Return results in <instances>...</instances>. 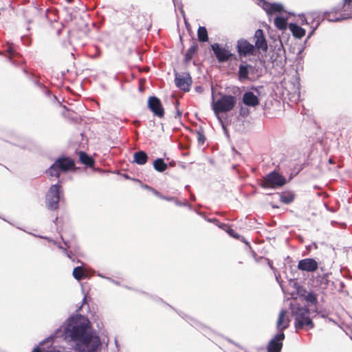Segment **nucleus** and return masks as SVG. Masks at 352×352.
<instances>
[{
    "label": "nucleus",
    "mask_w": 352,
    "mask_h": 352,
    "mask_svg": "<svg viewBox=\"0 0 352 352\" xmlns=\"http://www.w3.org/2000/svg\"><path fill=\"white\" fill-rule=\"evenodd\" d=\"M51 342V348L37 346L32 352H99L101 343L93 332L91 323L84 316L77 314L67 319L53 335L41 343Z\"/></svg>",
    "instance_id": "obj_1"
},
{
    "label": "nucleus",
    "mask_w": 352,
    "mask_h": 352,
    "mask_svg": "<svg viewBox=\"0 0 352 352\" xmlns=\"http://www.w3.org/2000/svg\"><path fill=\"white\" fill-rule=\"evenodd\" d=\"M324 18L331 22L352 18V0H344L342 6H337L329 12H325Z\"/></svg>",
    "instance_id": "obj_2"
},
{
    "label": "nucleus",
    "mask_w": 352,
    "mask_h": 352,
    "mask_svg": "<svg viewBox=\"0 0 352 352\" xmlns=\"http://www.w3.org/2000/svg\"><path fill=\"white\" fill-rule=\"evenodd\" d=\"M212 109L221 124H223V121L219 116V113L228 112L231 111L236 103V97L231 95H223L221 97V98L218 99L217 101H214V93L213 89L212 88Z\"/></svg>",
    "instance_id": "obj_3"
},
{
    "label": "nucleus",
    "mask_w": 352,
    "mask_h": 352,
    "mask_svg": "<svg viewBox=\"0 0 352 352\" xmlns=\"http://www.w3.org/2000/svg\"><path fill=\"white\" fill-rule=\"evenodd\" d=\"M292 314L295 318V327L296 329L306 327L311 329L314 327V324L309 318V311L308 309L292 304Z\"/></svg>",
    "instance_id": "obj_4"
},
{
    "label": "nucleus",
    "mask_w": 352,
    "mask_h": 352,
    "mask_svg": "<svg viewBox=\"0 0 352 352\" xmlns=\"http://www.w3.org/2000/svg\"><path fill=\"white\" fill-rule=\"evenodd\" d=\"M75 166L74 160L69 157H62L58 158L47 170V173L51 177H60V171L67 172Z\"/></svg>",
    "instance_id": "obj_5"
},
{
    "label": "nucleus",
    "mask_w": 352,
    "mask_h": 352,
    "mask_svg": "<svg viewBox=\"0 0 352 352\" xmlns=\"http://www.w3.org/2000/svg\"><path fill=\"white\" fill-rule=\"evenodd\" d=\"M286 178L276 171H272L265 175L261 183L263 188H278L286 184Z\"/></svg>",
    "instance_id": "obj_6"
},
{
    "label": "nucleus",
    "mask_w": 352,
    "mask_h": 352,
    "mask_svg": "<svg viewBox=\"0 0 352 352\" xmlns=\"http://www.w3.org/2000/svg\"><path fill=\"white\" fill-rule=\"evenodd\" d=\"M61 186L58 184L51 186L46 195L45 204L47 209L56 210L60 199Z\"/></svg>",
    "instance_id": "obj_7"
},
{
    "label": "nucleus",
    "mask_w": 352,
    "mask_h": 352,
    "mask_svg": "<svg viewBox=\"0 0 352 352\" xmlns=\"http://www.w3.org/2000/svg\"><path fill=\"white\" fill-rule=\"evenodd\" d=\"M175 85L184 91H188L192 84V78L189 73L184 72L182 74L175 73Z\"/></svg>",
    "instance_id": "obj_8"
},
{
    "label": "nucleus",
    "mask_w": 352,
    "mask_h": 352,
    "mask_svg": "<svg viewBox=\"0 0 352 352\" xmlns=\"http://www.w3.org/2000/svg\"><path fill=\"white\" fill-rule=\"evenodd\" d=\"M211 48L219 63L228 61L232 56L228 50L221 47L218 43L212 45Z\"/></svg>",
    "instance_id": "obj_9"
},
{
    "label": "nucleus",
    "mask_w": 352,
    "mask_h": 352,
    "mask_svg": "<svg viewBox=\"0 0 352 352\" xmlns=\"http://www.w3.org/2000/svg\"><path fill=\"white\" fill-rule=\"evenodd\" d=\"M148 107L155 116L159 118H162L164 116V108L162 105L160 100L158 98L155 96L150 97L148 100Z\"/></svg>",
    "instance_id": "obj_10"
},
{
    "label": "nucleus",
    "mask_w": 352,
    "mask_h": 352,
    "mask_svg": "<svg viewBox=\"0 0 352 352\" xmlns=\"http://www.w3.org/2000/svg\"><path fill=\"white\" fill-rule=\"evenodd\" d=\"M237 51L240 56H246L254 54L255 47L245 39L237 41Z\"/></svg>",
    "instance_id": "obj_11"
},
{
    "label": "nucleus",
    "mask_w": 352,
    "mask_h": 352,
    "mask_svg": "<svg viewBox=\"0 0 352 352\" xmlns=\"http://www.w3.org/2000/svg\"><path fill=\"white\" fill-rule=\"evenodd\" d=\"M285 338L283 332H278L269 342L267 346L268 352H280L283 346L282 341Z\"/></svg>",
    "instance_id": "obj_12"
},
{
    "label": "nucleus",
    "mask_w": 352,
    "mask_h": 352,
    "mask_svg": "<svg viewBox=\"0 0 352 352\" xmlns=\"http://www.w3.org/2000/svg\"><path fill=\"white\" fill-rule=\"evenodd\" d=\"M258 5H260L268 14L280 12L283 10V6L281 3H270L265 1L259 0Z\"/></svg>",
    "instance_id": "obj_13"
},
{
    "label": "nucleus",
    "mask_w": 352,
    "mask_h": 352,
    "mask_svg": "<svg viewBox=\"0 0 352 352\" xmlns=\"http://www.w3.org/2000/svg\"><path fill=\"white\" fill-rule=\"evenodd\" d=\"M255 45H254L258 50L263 51H267V41L264 36L263 31L261 29H258L254 34Z\"/></svg>",
    "instance_id": "obj_14"
},
{
    "label": "nucleus",
    "mask_w": 352,
    "mask_h": 352,
    "mask_svg": "<svg viewBox=\"0 0 352 352\" xmlns=\"http://www.w3.org/2000/svg\"><path fill=\"white\" fill-rule=\"evenodd\" d=\"M290 320L287 315V311L284 309L281 310L276 322V327L279 332H283L289 325Z\"/></svg>",
    "instance_id": "obj_15"
},
{
    "label": "nucleus",
    "mask_w": 352,
    "mask_h": 352,
    "mask_svg": "<svg viewBox=\"0 0 352 352\" xmlns=\"http://www.w3.org/2000/svg\"><path fill=\"white\" fill-rule=\"evenodd\" d=\"M39 12L38 6L32 3L31 5L27 6L23 10V15L27 22L31 23L34 16Z\"/></svg>",
    "instance_id": "obj_16"
},
{
    "label": "nucleus",
    "mask_w": 352,
    "mask_h": 352,
    "mask_svg": "<svg viewBox=\"0 0 352 352\" xmlns=\"http://www.w3.org/2000/svg\"><path fill=\"white\" fill-rule=\"evenodd\" d=\"M252 69L253 67L251 65L243 61V63L239 67L238 77L239 80L243 81L248 79V75Z\"/></svg>",
    "instance_id": "obj_17"
},
{
    "label": "nucleus",
    "mask_w": 352,
    "mask_h": 352,
    "mask_svg": "<svg viewBox=\"0 0 352 352\" xmlns=\"http://www.w3.org/2000/svg\"><path fill=\"white\" fill-rule=\"evenodd\" d=\"M243 103L249 107H256L259 103L258 97L252 91H247L243 96Z\"/></svg>",
    "instance_id": "obj_18"
},
{
    "label": "nucleus",
    "mask_w": 352,
    "mask_h": 352,
    "mask_svg": "<svg viewBox=\"0 0 352 352\" xmlns=\"http://www.w3.org/2000/svg\"><path fill=\"white\" fill-rule=\"evenodd\" d=\"M73 276L76 280H81L89 277V274L87 270L85 269L84 265L77 266L73 270Z\"/></svg>",
    "instance_id": "obj_19"
},
{
    "label": "nucleus",
    "mask_w": 352,
    "mask_h": 352,
    "mask_svg": "<svg viewBox=\"0 0 352 352\" xmlns=\"http://www.w3.org/2000/svg\"><path fill=\"white\" fill-rule=\"evenodd\" d=\"M148 155L146 152L139 151L133 154V162L139 165H144L147 162Z\"/></svg>",
    "instance_id": "obj_20"
},
{
    "label": "nucleus",
    "mask_w": 352,
    "mask_h": 352,
    "mask_svg": "<svg viewBox=\"0 0 352 352\" xmlns=\"http://www.w3.org/2000/svg\"><path fill=\"white\" fill-rule=\"evenodd\" d=\"M289 28L296 38H301L305 34V30L295 23H290Z\"/></svg>",
    "instance_id": "obj_21"
},
{
    "label": "nucleus",
    "mask_w": 352,
    "mask_h": 352,
    "mask_svg": "<svg viewBox=\"0 0 352 352\" xmlns=\"http://www.w3.org/2000/svg\"><path fill=\"white\" fill-rule=\"evenodd\" d=\"M167 164L162 158H157L153 162V168L155 170L162 173L167 169Z\"/></svg>",
    "instance_id": "obj_22"
},
{
    "label": "nucleus",
    "mask_w": 352,
    "mask_h": 352,
    "mask_svg": "<svg viewBox=\"0 0 352 352\" xmlns=\"http://www.w3.org/2000/svg\"><path fill=\"white\" fill-rule=\"evenodd\" d=\"M79 158L82 164L87 165L88 166H92L94 164V161L92 159V157L88 155L85 152L80 151L79 153Z\"/></svg>",
    "instance_id": "obj_23"
},
{
    "label": "nucleus",
    "mask_w": 352,
    "mask_h": 352,
    "mask_svg": "<svg viewBox=\"0 0 352 352\" xmlns=\"http://www.w3.org/2000/svg\"><path fill=\"white\" fill-rule=\"evenodd\" d=\"M198 39L201 42H206L208 39V32L205 27L200 26L197 30Z\"/></svg>",
    "instance_id": "obj_24"
},
{
    "label": "nucleus",
    "mask_w": 352,
    "mask_h": 352,
    "mask_svg": "<svg viewBox=\"0 0 352 352\" xmlns=\"http://www.w3.org/2000/svg\"><path fill=\"white\" fill-rule=\"evenodd\" d=\"M274 24L278 29L281 30H285L287 28V21L282 16H277L274 19Z\"/></svg>",
    "instance_id": "obj_25"
},
{
    "label": "nucleus",
    "mask_w": 352,
    "mask_h": 352,
    "mask_svg": "<svg viewBox=\"0 0 352 352\" xmlns=\"http://www.w3.org/2000/svg\"><path fill=\"white\" fill-rule=\"evenodd\" d=\"M197 45H192V46H190V47L187 50V52L185 54L184 60H185L186 63H188L191 60V59L192 58V56L197 52Z\"/></svg>",
    "instance_id": "obj_26"
},
{
    "label": "nucleus",
    "mask_w": 352,
    "mask_h": 352,
    "mask_svg": "<svg viewBox=\"0 0 352 352\" xmlns=\"http://www.w3.org/2000/svg\"><path fill=\"white\" fill-rule=\"evenodd\" d=\"M294 199V194L291 192H285L280 195V200L286 204L292 202Z\"/></svg>",
    "instance_id": "obj_27"
},
{
    "label": "nucleus",
    "mask_w": 352,
    "mask_h": 352,
    "mask_svg": "<svg viewBox=\"0 0 352 352\" xmlns=\"http://www.w3.org/2000/svg\"><path fill=\"white\" fill-rule=\"evenodd\" d=\"M40 237H41V238H43L42 236H40ZM43 238H44V239H47L49 241H52V242L54 243V245H57V246H58V248H60V249L63 250V252L67 254V256L68 257H70V256H69V253H68V252H67V248H71V245H69V242L64 241V244H65V245L66 246V248H64L63 246H62V245L60 244V243H58V242L54 241H52V240L49 239H48V238H47V237H43Z\"/></svg>",
    "instance_id": "obj_28"
},
{
    "label": "nucleus",
    "mask_w": 352,
    "mask_h": 352,
    "mask_svg": "<svg viewBox=\"0 0 352 352\" xmlns=\"http://www.w3.org/2000/svg\"><path fill=\"white\" fill-rule=\"evenodd\" d=\"M145 188L149 190H151L155 196H157V197L162 199H164V200H166V201H172L174 199L173 197H165L164 195H162L160 192H159L157 190H156L155 189L148 186H145Z\"/></svg>",
    "instance_id": "obj_29"
},
{
    "label": "nucleus",
    "mask_w": 352,
    "mask_h": 352,
    "mask_svg": "<svg viewBox=\"0 0 352 352\" xmlns=\"http://www.w3.org/2000/svg\"><path fill=\"white\" fill-rule=\"evenodd\" d=\"M297 267L300 270L307 272H314L318 268V265H297Z\"/></svg>",
    "instance_id": "obj_30"
},
{
    "label": "nucleus",
    "mask_w": 352,
    "mask_h": 352,
    "mask_svg": "<svg viewBox=\"0 0 352 352\" xmlns=\"http://www.w3.org/2000/svg\"><path fill=\"white\" fill-rule=\"evenodd\" d=\"M305 299L307 302H309L311 303H315L317 301V298H316V294H314L312 292L307 293V294L305 295Z\"/></svg>",
    "instance_id": "obj_31"
},
{
    "label": "nucleus",
    "mask_w": 352,
    "mask_h": 352,
    "mask_svg": "<svg viewBox=\"0 0 352 352\" xmlns=\"http://www.w3.org/2000/svg\"><path fill=\"white\" fill-rule=\"evenodd\" d=\"M299 265L301 264H318L317 262L312 258H305L298 261Z\"/></svg>",
    "instance_id": "obj_32"
},
{
    "label": "nucleus",
    "mask_w": 352,
    "mask_h": 352,
    "mask_svg": "<svg viewBox=\"0 0 352 352\" xmlns=\"http://www.w3.org/2000/svg\"><path fill=\"white\" fill-rule=\"evenodd\" d=\"M227 232L229 234V235L233 236L234 238H239V234H237L235 231L230 228H228V229L227 230Z\"/></svg>",
    "instance_id": "obj_33"
},
{
    "label": "nucleus",
    "mask_w": 352,
    "mask_h": 352,
    "mask_svg": "<svg viewBox=\"0 0 352 352\" xmlns=\"http://www.w3.org/2000/svg\"><path fill=\"white\" fill-rule=\"evenodd\" d=\"M197 135H198V141H199V142L204 143V140H205V137H204L203 133L199 131L197 133Z\"/></svg>",
    "instance_id": "obj_34"
},
{
    "label": "nucleus",
    "mask_w": 352,
    "mask_h": 352,
    "mask_svg": "<svg viewBox=\"0 0 352 352\" xmlns=\"http://www.w3.org/2000/svg\"><path fill=\"white\" fill-rule=\"evenodd\" d=\"M182 115V112L179 111H177L176 117H180Z\"/></svg>",
    "instance_id": "obj_35"
},
{
    "label": "nucleus",
    "mask_w": 352,
    "mask_h": 352,
    "mask_svg": "<svg viewBox=\"0 0 352 352\" xmlns=\"http://www.w3.org/2000/svg\"><path fill=\"white\" fill-rule=\"evenodd\" d=\"M314 30H313L309 33V36H308V38L311 37V36L312 35V34L314 33Z\"/></svg>",
    "instance_id": "obj_36"
},
{
    "label": "nucleus",
    "mask_w": 352,
    "mask_h": 352,
    "mask_svg": "<svg viewBox=\"0 0 352 352\" xmlns=\"http://www.w3.org/2000/svg\"><path fill=\"white\" fill-rule=\"evenodd\" d=\"M179 10H180V11H181L182 14L183 15H184V10H183V9H182V7H181V8H179Z\"/></svg>",
    "instance_id": "obj_37"
},
{
    "label": "nucleus",
    "mask_w": 352,
    "mask_h": 352,
    "mask_svg": "<svg viewBox=\"0 0 352 352\" xmlns=\"http://www.w3.org/2000/svg\"><path fill=\"white\" fill-rule=\"evenodd\" d=\"M265 261L267 263V264H270V262L268 261V260L265 258L263 262H265Z\"/></svg>",
    "instance_id": "obj_38"
},
{
    "label": "nucleus",
    "mask_w": 352,
    "mask_h": 352,
    "mask_svg": "<svg viewBox=\"0 0 352 352\" xmlns=\"http://www.w3.org/2000/svg\"><path fill=\"white\" fill-rule=\"evenodd\" d=\"M313 245L314 246L315 248H317V245L315 243H313Z\"/></svg>",
    "instance_id": "obj_39"
},
{
    "label": "nucleus",
    "mask_w": 352,
    "mask_h": 352,
    "mask_svg": "<svg viewBox=\"0 0 352 352\" xmlns=\"http://www.w3.org/2000/svg\"><path fill=\"white\" fill-rule=\"evenodd\" d=\"M275 276H276V280L278 281V276H277L276 274H275Z\"/></svg>",
    "instance_id": "obj_40"
},
{
    "label": "nucleus",
    "mask_w": 352,
    "mask_h": 352,
    "mask_svg": "<svg viewBox=\"0 0 352 352\" xmlns=\"http://www.w3.org/2000/svg\"><path fill=\"white\" fill-rule=\"evenodd\" d=\"M83 300V302H85L86 301V296H84V298H83V300Z\"/></svg>",
    "instance_id": "obj_41"
},
{
    "label": "nucleus",
    "mask_w": 352,
    "mask_h": 352,
    "mask_svg": "<svg viewBox=\"0 0 352 352\" xmlns=\"http://www.w3.org/2000/svg\"><path fill=\"white\" fill-rule=\"evenodd\" d=\"M332 162H333L332 160L329 159V163H332Z\"/></svg>",
    "instance_id": "obj_42"
},
{
    "label": "nucleus",
    "mask_w": 352,
    "mask_h": 352,
    "mask_svg": "<svg viewBox=\"0 0 352 352\" xmlns=\"http://www.w3.org/2000/svg\"><path fill=\"white\" fill-rule=\"evenodd\" d=\"M307 23V19H305V20H302V22H305Z\"/></svg>",
    "instance_id": "obj_43"
},
{
    "label": "nucleus",
    "mask_w": 352,
    "mask_h": 352,
    "mask_svg": "<svg viewBox=\"0 0 352 352\" xmlns=\"http://www.w3.org/2000/svg\"><path fill=\"white\" fill-rule=\"evenodd\" d=\"M307 23V19H305V20H302V22H305Z\"/></svg>",
    "instance_id": "obj_44"
},
{
    "label": "nucleus",
    "mask_w": 352,
    "mask_h": 352,
    "mask_svg": "<svg viewBox=\"0 0 352 352\" xmlns=\"http://www.w3.org/2000/svg\"><path fill=\"white\" fill-rule=\"evenodd\" d=\"M310 248H311V246H310V245L307 247V249H308V250H310Z\"/></svg>",
    "instance_id": "obj_45"
},
{
    "label": "nucleus",
    "mask_w": 352,
    "mask_h": 352,
    "mask_svg": "<svg viewBox=\"0 0 352 352\" xmlns=\"http://www.w3.org/2000/svg\"><path fill=\"white\" fill-rule=\"evenodd\" d=\"M173 3H174V4L175 5V0H173Z\"/></svg>",
    "instance_id": "obj_46"
}]
</instances>
